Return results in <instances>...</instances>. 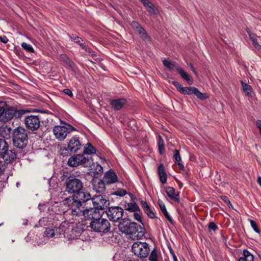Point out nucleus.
Masks as SVG:
<instances>
[{
    "instance_id": "nucleus-16",
    "label": "nucleus",
    "mask_w": 261,
    "mask_h": 261,
    "mask_svg": "<svg viewBox=\"0 0 261 261\" xmlns=\"http://www.w3.org/2000/svg\"><path fill=\"white\" fill-rule=\"evenodd\" d=\"M70 226V224L66 221L62 222L59 226L56 224L53 227L55 237L58 238L61 234H64V237H66L67 234L69 233V230L67 228Z\"/></svg>"
},
{
    "instance_id": "nucleus-11",
    "label": "nucleus",
    "mask_w": 261,
    "mask_h": 261,
    "mask_svg": "<svg viewBox=\"0 0 261 261\" xmlns=\"http://www.w3.org/2000/svg\"><path fill=\"white\" fill-rule=\"evenodd\" d=\"M41 118L39 115L27 116L24 119V123L27 130L34 132L40 127Z\"/></svg>"
},
{
    "instance_id": "nucleus-25",
    "label": "nucleus",
    "mask_w": 261,
    "mask_h": 261,
    "mask_svg": "<svg viewBox=\"0 0 261 261\" xmlns=\"http://www.w3.org/2000/svg\"><path fill=\"white\" fill-rule=\"evenodd\" d=\"M158 204L159 205L162 212L163 213L166 218L171 224H174V221L170 216V215L169 214L166 209L165 204H164L163 201L161 199H159L158 200Z\"/></svg>"
},
{
    "instance_id": "nucleus-55",
    "label": "nucleus",
    "mask_w": 261,
    "mask_h": 261,
    "mask_svg": "<svg viewBox=\"0 0 261 261\" xmlns=\"http://www.w3.org/2000/svg\"><path fill=\"white\" fill-rule=\"evenodd\" d=\"M249 36V38L252 41H254L256 39H257V36L255 34L251 33L250 34L248 35Z\"/></svg>"
},
{
    "instance_id": "nucleus-31",
    "label": "nucleus",
    "mask_w": 261,
    "mask_h": 261,
    "mask_svg": "<svg viewBox=\"0 0 261 261\" xmlns=\"http://www.w3.org/2000/svg\"><path fill=\"white\" fill-rule=\"evenodd\" d=\"M125 209L130 212H139L141 213L139 206L136 202L127 203L125 205Z\"/></svg>"
},
{
    "instance_id": "nucleus-7",
    "label": "nucleus",
    "mask_w": 261,
    "mask_h": 261,
    "mask_svg": "<svg viewBox=\"0 0 261 261\" xmlns=\"http://www.w3.org/2000/svg\"><path fill=\"white\" fill-rule=\"evenodd\" d=\"M101 216L94 218L90 223V227L97 232L107 233L110 230L111 226L109 220L101 218Z\"/></svg>"
},
{
    "instance_id": "nucleus-5",
    "label": "nucleus",
    "mask_w": 261,
    "mask_h": 261,
    "mask_svg": "<svg viewBox=\"0 0 261 261\" xmlns=\"http://www.w3.org/2000/svg\"><path fill=\"white\" fill-rule=\"evenodd\" d=\"M2 102L3 101H0V103ZM29 112H30V111L28 110H17L7 104L5 105V107H0V117H3L4 122H8L14 117L20 118L23 115Z\"/></svg>"
},
{
    "instance_id": "nucleus-2",
    "label": "nucleus",
    "mask_w": 261,
    "mask_h": 261,
    "mask_svg": "<svg viewBox=\"0 0 261 261\" xmlns=\"http://www.w3.org/2000/svg\"><path fill=\"white\" fill-rule=\"evenodd\" d=\"M90 193L77 194L65 199V204H67L73 216H81V213L86 207V203L90 201Z\"/></svg>"
},
{
    "instance_id": "nucleus-8",
    "label": "nucleus",
    "mask_w": 261,
    "mask_h": 261,
    "mask_svg": "<svg viewBox=\"0 0 261 261\" xmlns=\"http://www.w3.org/2000/svg\"><path fill=\"white\" fill-rule=\"evenodd\" d=\"M68 164L71 167L91 166L93 164V159L91 157H86L83 154H74L68 159Z\"/></svg>"
},
{
    "instance_id": "nucleus-42",
    "label": "nucleus",
    "mask_w": 261,
    "mask_h": 261,
    "mask_svg": "<svg viewBox=\"0 0 261 261\" xmlns=\"http://www.w3.org/2000/svg\"><path fill=\"white\" fill-rule=\"evenodd\" d=\"M249 221L253 230L257 233H260V230L258 228L257 223L254 220L251 219H249Z\"/></svg>"
},
{
    "instance_id": "nucleus-54",
    "label": "nucleus",
    "mask_w": 261,
    "mask_h": 261,
    "mask_svg": "<svg viewBox=\"0 0 261 261\" xmlns=\"http://www.w3.org/2000/svg\"><path fill=\"white\" fill-rule=\"evenodd\" d=\"M256 127L259 130V134L261 136V120H257L256 121Z\"/></svg>"
},
{
    "instance_id": "nucleus-50",
    "label": "nucleus",
    "mask_w": 261,
    "mask_h": 261,
    "mask_svg": "<svg viewBox=\"0 0 261 261\" xmlns=\"http://www.w3.org/2000/svg\"><path fill=\"white\" fill-rule=\"evenodd\" d=\"M63 92L71 97L73 96L72 91L69 89H65L63 90Z\"/></svg>"
},
{
    "instance_id": "nucleus-6",
    "label": "nucleus",
    "mask_w": 261,
    "mask_h": 261,
    "mask_svg": "<svg viewBox=\"0 0 261 261\" xmlns=\"http://www.w3.org/2000/svg\"><path fill=\"white\" fill-rule=\"evenodd\" d=\"M171 84L174 85L177 90L182 94L191 95L194 94L200 100H204L208 98L206 93H202L199 90L194 87H182L177 81H173Z\"/></svg>"
},
{
    "instance_id": "nucleus-63",
    "label": "nucleus",
    "mask_w": 261,
    "mask_h": 261,
    "mask_svg": "<svg viewBox=\"0 0 261 261\" xmlns=\"http://www.w3.org/2000/svg\"><path fill=\"white\" fill-rule=\"evenodd\" d=\"M43 206V205H41L40 204L39 205V208L41 211V207Z\"/></svg>"
},
{
    "instance_id": "nucleus-30",
    "label": "nucleus",
    "mask_w": 261,
    "mask_h": 261,
    "mask_svg": "<svg viewBox=\"0 0 261 261\" xmlns=\"http://www.w3.org/2000/svg\"><path fill=\"white\" fill-rule=\"evenodd\" d=\"M177 71L180 74L181 77L186 81L189 85H192L193 83V80L190 77L189 74L185 72L183 69L179 67L177 68Z\"/></svg>"
},
{
    "instance_id": "nucleus-43",
    "label": "nucleus",
    "mask_w": 261,
    "mask_h": 261,
    "mask_svg": "<svg viewBox=\"0 0 261 261\" xmlns=\"http://www.w3.org/2000/svg\"><path fill=\"white\" fill-rule=\"evenodd\" d=\"M173 158L174 159L175 163L181 161V157L180 156L179 150L175 149L173 153Z\"/></svg>"
},
{
    "instance_id": "nucleus-14",
    "label": "nucleus",
    "mask_w": 261,
    "mask_h": 261,
    "mask_svg": "<svg viewBox=\"0 0 261 261\" xmlns=\"http://www.w3.org/2000/svg\"><path fill=\"white\" fill-rule=\"evenodd\" d=\"M69 233L67 234L66 237L69 240H75L78 239L79 237L84 232V226L81 223H75L71 225V228L68 227Z\"/></svg>"
},
{
    "instance_id": "nucleus-58",
    "label": "nucleus",
    "mask_w": 261,
    "mask_h": 261,
    "mask_svg": "<svg viewBox=\"0 0 261 261\" xmlns=\"http://www.w3.org/2000/svg\"><path fill=\"white\" fill-rule=\"evenodd\" d=\"M257 183L261 187V176H258L257 179Z\"/></svg>"
},
{
    "instance_id": "nucleus-15",
    "label": "nucleus",
    "mask_w": 261,
    "mask_h": 261,
    "mask_svg": "<svg viewBox=\"0 0 261 261\" xmlns=\"http://www.w3.org/2000/svg\"><path fill=\"white\" fill-rule=\"evenodd\" d=\"M130 25L134 31L138 33L144 41H149L151 40L150 37L146 30L137 21H133Z\"/></svg>"
},
{
    "instance_id": "nucleus-9",
    "label": "nucleus",
    "mask_w": 261,
    "mask_h": 261,
    "mask_svg": "<svg viewBox=\"0 0 261 261\" xmlns=\"http://www.w3.org/2000/svg\"><path fill=\"white\" fill-rule=\"evenodd\" d=\"M82 147L81 142L80 141L79 137L74 136L72 137L67 144V147L61 148L62 153L68 155V153L72 154L76 152Z\"/></svg>"
},
{
    "instance_id": "nucleus-36",
    "label": "nucleus",
    "mask_w": 261,
    "mask_h": 261,
    "mask_svg": "<svg viewBox=\"0 0 261 261\" xmlns=\"http://www.w3.org/2000/svg\"><path fill=\"white\" fill-rule=\"evenodd\" d=\"M158 145L159 153L163 154L165 150V144L164 141L160 135L159 136Z\"/></svg>"
},
{
    "instance_id": "nucleus-48",
    "label": "nucleus",
    "mask_w": 261,
    "mask_h": 261,
    "mask_svg": "<svg viewBox=\"0 0 261 261\" xmlns=\"http://www.w3.org/2000/svg\"><path fill=\"white\" fill-rule=\"evenodd\" d=\"M208 228L210 231L211 230L216 231L218 229V227L214 222H211L208 224Z\"/></svg>"
},
{
    "instance_id": "nucleus-64",
    "label": "nucleus",
    "mask_w": 261,
    "mask_h": 261,
    "mask_svg": "<svg viewBox=\"0 0 261 261\" xmlns=\"http://www.w3.org/2000/svg\"><path fill=\"white\" fill-rule=\"evenodd\" d=\"M40 111V110H38V109H36L35 111H34V112H39Z\"/></svg>"
},
{
    "instance_id": "nucleus-56",
    "label": "nucleus",
    "mask_w": 261,
    "mask_h": 261,
    "mask_svg": "<svg viewBox=\"0 0 261 261\" xmlns=\"http://www.w3.org/2000/svg\"><path fill=\"white\" fill-rule=\"evenodd\" d=\"M176 163H177L178 165V168H179V169L180 170H184V165L180 163V162H177Z\"/></svg>"
},
{
    "instance_id": "nucleus-24",
    "label": "nucleus",
    "mask_w": 261,
    "mask_h": 261,
    "mask_svg": "<svg viewBox=\"0 0 261 261\" xmlns=\"http://www.w3.org/2000/svg\"><path fill=\"white\" fill-rule=\"evenodd\" d=\"M140 204L144 212L149 218L154 219L156 218L155 214L146 201L141 200L140 201Z\"/></svg>"
},
{
    "instance_id": "nucleus-28",
    "label": "nucleus",
    "mask_w": 261,
    "mask_h": 261,
    "mask_svg": "<svg viewBox=\"0 0 261 261\" xmlns=\"http://www.w3.org/2000/svg\"><path fill=\"white\" fill-rule=\"evenodd\" d=\"M103 172V167L99 164H97L95 166V169H91L89 173L93 177H99Z\"/></svg>"
},
{
    "instance_id": "nucleus-19",
    "label": "nucleus",
    "mask_w": 261,
    "mask_h": 261,
    "mask_svg": "<svg viewBox=\"0 0 261 261\" xmlns=\"http://www.w3.org/2000/svg\"><path fill=\"white\" fill-rule=\"evenodd\" d=\"M53 131L56 138L59 141H63L68 134L67 133V129L65 126H55Z\"/></svg>"
},
{
    "instance_id": "nucleus-1",
    "label": "nucleus",
    "mask_w": 261,
    "mask_h": 261,
    "mask_svg": "<svg viewBox=\"0 0 261 261\" xmlns=\"http://www.w3.org/2000/svg\"><path fill=\"white\" fill-rule=\"evenodd\" d=\"M61 180L63 183L65 191L68 194L76 195L77 194L90 193L83 191V183L82 180L74 174L68 171L64 172L61 176Z\"/></svg>"
},
{
    "instance_id": "nucleus-53",
    "label": "nucleus",
    "mask_w": 261,
    "mask_h": 261,
    "mask_svg": "<svg viewBox=\"0 0 261 261\" xmlns=\"http://www.w3.org/2000/svg\"><path fill=\"white\" fill-rule=\"evenodd\" d=\"M0 41L4 44H6L9 41V39L6 36H1Z\"/></svg>"
},
{
    "instance_id": "nucleus-4",
    "label": "nucleus",
    "mask_w": 261,
    "mask_h": 261,
    "mask_svg": "<svg viewBox=\"0 0 261 261\" xmlns=\"http://www.w3.org/2000/svg\"><path fill=\"white\" fill-rule=\"evenodd\" d=\"M29 132L22 126H18L13 130L12 133L13 145L17 148L22 149L28 145L29 142Z\"/></svg>"
},
{
    "instance_id": "nucleus-29",
    "label": "nucleus",
    "mask_w": 261,
    "mask_h": 261,
    "mask_svg": "<svg viewBox=\"0 0 261 261\" xmlns=\"http://www.w3.org/2000/svg\"><path fill=\"white\" fill-rule=\"evenodd\" d=\"M96 149L92 146L90 143H88L86 146L84 148L83 154L85 155L95 154L96 153Z\"/></svg>"
},
{
    "instance_id": "nucleus-41",
    "label": "nucleus",
    "mask_w": 261,
    "mask_h": 261,
    "mask_svg": "<svg viewBox=\"0 0 261 261\" xmlns=\"http://www.w3.org/2000/svg\"><path fill=\"white\" fill-rule=\"evenodd\" d=\"M158 254L155 248H154L151 252V253L149 256V259L150 261H158Z\"/></svg>"
},
{
    "instance_id": "nucleus-21",
    "label": "nucleus",
    "mask_w": 261,
    "mask_h": 261,
    "mask_svg": "<svg viewBox=\"0 0 261 261\" xmlns=\"http://www.w3.org/2000/svg\"><path fill=\"white\" fill-rule=\"evenodd\" d=\"M103 179L106 185L112 184L118 181V177L115 172L112 169L105 173Z\"/></svg>"
},
{
    "instance_id": "nucleus-35",
    "label": "nucleus",
    "mask_w": 261,
    "mask_h": 261,
    "mask_svg": "<svg viewBox=\"0 0 261 261\" xmlns=\"http://www.w3.org/2000/svg\"><path fill=\"white\" fill-rule=\"evenodd\" d=\"M241 83L242 86L243 90L246 94L248 96H251V93L252 92L251 86L245 83L243 81H241Z\"/></svg>"
},
{
    "instance_id": "nucleus-46",
    "label": "nucleus",
    "mask_w": 261,
    "mask_h": 261,
    "mask_svg": "<svg viewBox=\"0 0 261 261\" xmlns=\"http://www.w3.org/2000/svg\"><path fill=\"white\" fill-rule=\"evenodd\" d=\"M221 199L227 204L229 208H232V205L228 197L226 196H221Z\"/></svg>"
},
{
    "instance_id": "nucleus-62",
    "label": "nucleus",
    "mask_w": 261,
    "mask_h": 261,
    "mask_svg": "<svg viewBox=\"0 0 261 261\" xmlns=\"http://www.w3.org/2000/svg\"><path fill=\"white\" fill-rule=\"evenodd\" d=\"M191 68H192V70H193V71L194 73H196V71H195V70L194 69V68H193V65H191Z\"/></svg>"
},
{
    "instance_id": "nucleus-26",
    "label": "nucleus",
    "mask_w": 261,
    "mask_h": 261,
    "mask_svg": "<svg viewBox=\"0 0 261 261\" xmlns=\"http://www.w3.org/2000/svg\"><path fill=\"white\" fill-rule=\"evenodd\" d=\"M158 174L161 183L162 184H166L167 180V175L165 172V167L163 164H161L159 166L158 168Z\"/></svg>"
},
{
    "instance_id": "nucleus-32",
    "label": "nucleus",
    "mask_w": 261,
    "mask_h": 261,
    "mask_svg": "<svg viewBox=\"0 0 261 261\" xmlns=\"http://www.w3.org/2000/svg\"><path fill=\"white\" fill-rule=\"evenodd\" d=\"M253 255L247 249L243 250V256L240 257L239 261H253Z\"/></svg>"
},
{
    "instance_id": "nucleus-10",
    "label": "nucleus",
    "mask_w": 261,
    "mask_h": 261,
    "mask_svg": "<svg viewBox=\"0 0 261 261\" xmlns=\"http://www.w3.org/2000/svg\"><path fill=\"white\" fill-rule=\"evenodd\" d=\"M132 249L134 254L140 258L147 257L150 251L148 244L141 242L134 243Z\"/></svg>"
},
{
    "instance_id": "nucleus-39",
    "label": "nucleus",
    "mask_w": 261,
    "mask_h": 261,
    "mask_svg": "<svg viewBox=\"0 0 261 261\" xmlns=\"http://www.w3.org/2000/svg\"><path fill=\"white\" fill-rule=\"evenodd\" d=\"M21 47L23 48V49L29 53H33L35 51L32 46L31 44H27L25 42H22L21 43Z\"/></svg>"
},
{
    "instance_id": "nucleus-22",
    "label": "nucleus",
    "mask_w": 261,
    "mask_h": 261,
    "mask_svg": "<svg viewBox=\"0 0 261 261\" xmlns=\"http://www.w3.org/2000/svg\"><path fill=\"white\" fill-rule=\"evenodd\" d=\"M166 193L168 197L175 202L179 203V193L175 189L172 187H166Z\"/></svg>"
},
{
    "instance_id": "nucleus-60",
    "label": "nucleus",
    "mask_w": 261,
    "mask_h": 261,
    "mask_svg": "<svg viewBox=\"0 0 261 261\" xmlns=\"http://www.w3.org/2000/svg\"><path fill=\"white\" fill-rule=\"evenodd\" d=\"M172 257L173 259V261H178V259H177V257L175 254H174L173 255H172Z\"/></svg>"
},
{
    "instance_id": "nucleus-51",
    "label": "nucleus",
    "mask_w": 261,
    "mask_h": 261,
    "mask_svg": "<svg viewBox=\"0 0 261 261\" xmlns=\"http://www.w3.org/2000/svg\"><path fill=\"white\" fill-rule=\"evenodd\" d=\"M5 170V164L3 163V162L0 161V175H2L4 174Z\"/></svg>"
},
{
    "instance_id": "nucleus-34",
    "label": "nucleus",
    "mask_w": 261,
    "mask_h": 261,
    "mask_svg": "<svg viewBox=\"0 0 261 261\" xmlns=\"http://www.w3.org/2000/svg\"><path fill=\"white\" fill-rule=\"evenodd\" d=\"M9 148V144L7 142L2 138H0V156H4L5 151Z\"/></svg>"
},
{
    "instance_id": "nucleus-3",
    "label": "nucleus",
    "mask_w": 261,
    "mask_h": 261,
    "mask_svg": "<svg viewBox=\"0 0 261 261\" xmlns=\"http://www.w3.org/2000/svg\"><path fill=\"white\" fill-rule=\"evenodd\" d=\"M118 228L120 231L126 235H133L137 233L136 237L139 239L142 238L146 232L144 226L126 218L121 220Z\"/></svg>"
},
{
    "instance_id": "nucleus-17",
    "label": "nucleus",
    "mask_w": 261,
    "mask_h": 261,
    "mask_svg": "<svg viewBox=\"0 0 261 261\" xmlns=\"http://www.w3.org/2000/svg\"><path fill=\"white\" fill-rule=\"evenodd\" d=\"M91 184L93 190L96 193H103L106 190V184L103 178L101 179L99 177H93Z\"/></svg>"
},
{
    "instance_id": "nucleus-45",
    "label": "nucleus",
    "mask_w": 261,
    "mask_h": 261,
    "mask_svg": "<svg viewBox=\"0 0 261 261\" xmlns=\"http://www.w3.org/2000/svg\"><path fill=\"white\" fill-rule=\"evenodd\" d=\"M60 58L69 66L72 68L71 62L70 61V59L65 55H61L60 56Z\"/></svg>"
},
{
    "instance_id": "nucleus-13",
    "label": "nucleus",
    "mask_w": 261,
    "mask_h": 261,
    "mask_svg": "<svg viewBox=\"0 0 261 261\" xmlns=\"http://www.w3.org/2000/svg\"><path fill=\"white\" fill-rule=\"evenodd\" d=\"M106 213L110 221L117 222L123 217L124 210L118 206H111L108 207Z\"/></svg>"
},
{
    "instance_id": "nucleus-49",
    "label": "nucleus",
    "mask_w": 261,
    "mask_h": 261,
    "mask_svg": "<svg viewBox=\"0 0 261 261\" xmlns=\"http://www.w3.org/2000/svg\"><path fill=\"white\" fill-rule=\"evenodd\" d=\"M65 127H66L67 129V134L68 133H70V132H72V131H76V129L73 126H72L71 125L69 124H67L66 125V126H65Z\"/></svg>"
},
{
    "instance_id": "nucleus-20",
    "label": "nucleus",
    "mask_w": 261,
    "mask_h": 261,
    "mask_svg": "<svg viewBox=\"0 0 261 261\" xmlns=\"http://www.w3.org/2000/svg\"><path fill=\"white\" fill-rule=\"evenodd\" d=\"M127 100L125 98H117L111 99L109 103L111 108L115 111L121 110L125 105H126Z\"/></svg>"
},
{
    "instance_id": "nucleus-44",
    "label": "nucleus",
    "mask_w": 261,
    "mask_h": 261,
    "mask_svg": "<svg viewBox=\"0 0 261 261\" xmlns=\"http://www.w3.org/2000/svg\"><path fill=\"white\" fill-rule=\"evenodd\" d=\"M127 194L126 191L123 189H119L117 191L114 192L113 195L123 197Z\"/></svg>"
},
{
    "instance_id": "nucleus-52",
    "label": "nucleus",
    "mask_w": 261,
    "mask_h": 261,
    "mask_svg": "<svg viewBox=\"0 0 261 261\" xmlns=\"http://www.w3.org/2000/svg\"><path fill=\"white\" fill-rule=\"evenodd\" d=\"M252 41V44L254 46V47L256 48L258 50H259V49H261V45H259L257 41V39H256L255 40H254V41Z\"/></svg>"
},
{
    "instance_id": "nucleus-33",
    "label": "nucleus",
    "mask_w": 261,
    "mask_h": 261,
    "mask_svg": "<svg viewBox=\"0 0 261 261\" xmlns=\"http://www.w3.org/2000/svg\"><path fill=\"white\" fill-rule=\"evenodd\" d=\"M163 64L165 67L167 68L169 70H172L174 68H175L177 71V68H179L178 64L175 62H171L169 60L164 59L163 60Z\"/></svg>"
},
{
    "instance_id": "nucleus-37",
    "label": "nucleus",
    "mask_w": 261,
    "mask_h": 261,
    "mask_svg": "<svg viewBox=\"0 0 261 261\" xmlns=\"http://www.w3.org/2000/svg\"><path fill=\"white\" fill-rule=\"evenodd\" d=\"M80 47L87 53H89L92 57H96V54L95 52L93 51L91 48H90L88 45L86 44L85 42H83L82 44H80Z\"/></svg>"
},
{
    "instance_id": "nucleus-40",
    "label": "nucleus",
    "mask_w": 261,
    "mask_h": 261,
    "mask_svg": "<svg viewBox=\"0 0 261 261\" xmlns=\"http://www.w3.org/2000/svg\"><path fill=\"white\" fill-rule=\"evenodd\" d=\"M54 232H55V231L54 230V228H53V227H52L51 228H49V227L46 228L44 233L47 237L53 238V237H55Z\"/></svg>"
},
{
    "instance_id": "nucleus-57",
    "label": "nucleus",
    "mask_w": 261,
    "mask_h": 261,
    "mask_svg": "<svg viewBox=\"0 0 261 261\" xmlns=\"http://www.w3.org/2000/svg\"><path fill=\"white\" fill-rule=\"evenodd\" d=\"M168 249H169L170 253L172 255V256L174 254H175L173 250L172 249V247L170 246H168Z\"/></svg>"
},
{
    "instance_id": "nucleus-18",
    "label": "nucleus",
    "mask_w": 261,
    "mask_h": 261,
    "mask_svg": "<svg viewBox=\"0 0 261 261\" xmlns=\"http://www.w3.org/2000/svg\"><path fill=\"white\" fill-rule=\"evenodd\" d=\"M100 213L94 207H89L88 206L85 207L84 211L81 213V216H83L85 220H90L91 221L100 216Z\"/></svg>"
},
{
    "instance_id": "nucleus-59",
    "label": "nucleus",
    "mask_w": 261,
    "mask_h": 261,
    "mask_svg": "<svg viewBox=\"0 0 261 261\" xmlns=\"http://www.w3.org/2000/svg\"><path fill=\"white\" fill-rule=\"evenodd\" d=\"M11 128L10 127H6L4 129V131L6 132V130L8 132V133L9 134H10V132H11Z\"/></svg>"
},
{
    "instance_id": "nucleus-38",
    "label": "nucleus",
    "mask_w": 261,
    "mask_h": 261,
    "mask_svg": "<svg viewBox=\"0 0 261 261\" xmlns=\"http://www.w3.org/2000/svg\"><path fill=\"white\" fill-rule=\"evenodd\" d=\"M69 38L72 41L79 44L80 46V44H82L84 42V40L75 34H71L69 36Z\"/></svg>"
},
{
    "instance_id": "nucleus-23",
    "label": "nucleus",
    "mask_w": 261,
    "mask_h": 261,
    "mask_svg": "<svg viewBox=\"0 0 261 261\" xmlns=\"http://www.w3.org/2000/svg\"><path fill=\"white\" fill-rule=\"evenodd\" d=\"M0 158H3L6 164L12 163L16 159L17 153L15 149L9 150L8 148L5 151V155L0 156Z\"/></svg>"
},
{
    "instance_id": "nucleus-61",
    "label": "nucleus",
    "mask_w": 261,
    "mask_h": 261,
    "mask_svg": "<svg viewBox=\"0 0 261 261\" xmlns=\"http://www.w3.org/2000/svg\"><path fill=\"white\" fill-rule=\"evenodd\" d=\"M246 32L247 33V34L249 35L250 34V33H251L252 32L250 31V29L248 28H247L246 29Z\"/></svg>"
},
{
    "instance_id": "nucleus-27",
    "label": "nucleus",
    "mask_w": 261,
    "mask_h": 261,
    "mask_svg": "<svg viewBox=\"0 0 261 261\" xmlns=\"http://www.w3.org/2000/svg\"><path fill=\"white\" fill-rule=\"evenodd\" d=\"M148 12L152 14H157L158 11L153 4L148 0H140Z\"/></svg>"
},
{
    "instance_id": "nucleus-47",
    "label": "nucleus",
    "mask_w": 261,
    "mask_h": 261,
    "mask_svg": "<svg viewBox=\"0 0 261 261\" xmlns=\"http://www.w3.org/2000/svg\"><path fill=\"white\" fill-rule=\"evenodd\" d=\"M134 217L136 220H137L139 222L141 223L142 224V225L143 226V223L142 220V217L140 213H137V212H134Z\"/></svg>"
},
{
    "instance_id": "nucleus-12",
    "label": "nucleus",
    "mask_w": 261,
    "mask_h": 261,
    "mask_svg": "<svg viewBox=\"0 0 261 261\" xmlns=\"http://www.w3.org/2000/svg\"><path fill=\"white\" fill-rule=\"evenodd\" d=\"M90 200L92 202L93 207L97 211L104 210L110 204L109 200L105 195H98L91 196Z\"/></svg>"
}]
</instances>
